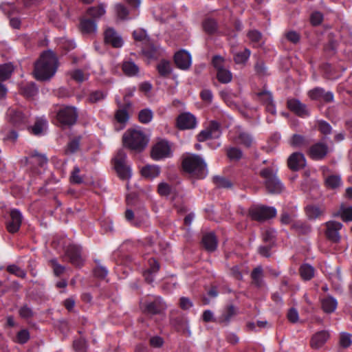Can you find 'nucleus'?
Listing matches in <instances>:
<instances>
[{"label":"nucleus","instance_id":"f257e3e1","mask_svg":"<svg viewBox=\"0 0 352 352\" xmlns=\"http://www.w3.org/2000/svg\"><path fill=\"white\" fill-rule=\"evenodd\" d=\"M58 67V60L51 51L44 52L36 62L34 73L35 78L39 80H46L52 78Z\"/></svg>","mask_w":352,"mask_h":352},{"label":"nucleus","instance_id":"f03ea898","mask_svg":"<svg viewBox=\"0 0 352 352\" xmlns=\"http://www.w3.org/2000/svg\"><path fill=\"white\" fill-rule=\"evenodd\" d=\"M182 167L185 173L198 179H204L208 174L206 163L197 154H184L182 157Z\"/></svg>","mask_w":352,"mask_h":352},{"label":"nucleus","instance_id":"7ed1b4c3","mask_svg":"<svg viewBox=\"0 0 352 352\" xmlns=\"http://www.w3.org/2000/svg\"><path fill=\"white\" fill-rule=\"evenodd\" d=\"M263 179V184L269 193L280 194L284 189V185L278 178V168L272 163L271 165L261 167L255 170Z\"/></svg>","mask_w":352,"mask_h":352},{"label":"nucleus","instance_id":"20e7f679","mask_svg":"<svg viewBox=\"0 0 352 352\" xmlns=\"http://www.w3.org/2000/svg\"><path fill=\"white\" fill-rule=\"evenodd\" d=\"M135 45L140 47L142 53L148 58H157L160 56V49L149 38L144 29H137L133 32Z\"/></svg>","mask_w":352,"mask_h":352},{"label":"nucleus","instance_id":"39448f33","mask_svg":"<svg viewBox=\"0 0 352 352\" xmlns=\"http://www.w3.org/2000/svg\"><path fill=\"white\" fill-rule=\"evenodd\" d=\"M123 146L131 151L140 152L144 149L148 143V139L140 130L128 129L122 136Z\"/></svg>","mask_w":352,"mask_h":352},{"label":"nucleus","instance_id":"423d86ee","mask_svg":"<svg viewBox=\"0 0 352 352\" xmlns=\"http://www.w3.org/2000/svg\"><path fill=\"white\" fill-rule=\"evenodd\" d=\"M78 112L73 106L63 105L56 111L54 124L62 129H67L76 124Z\"/></svg>","mask_w":352,"mask_h":352},{"label":"nucleus","instance_id":"0eeeda50","mask_svg":"<svg viewBox=\"0 0 352 352\" xmlns=\"http://www.w3.org/2000/svg\"><path fill=\"white\" fill-rule=\"evenodd\" d=\"M63 258L76 267H82L85 258L82 246L75 243L69 244L65 248Z\"/></svg>","mask_w":352,"mask_h":352},{"label":"nucleus","instance_id":"6e6552de","mask_svg":"<svg viewBox=\"0 0 352 352\" xmlns=\"http://www.w3.org/2000/svg\"><path fill=\"white\" fill-rule=\"evenodd\" d=\"M140 308L144 314L153 316L160 314L165 305L161 297L151 296L141 300Z\"/></svg>","mask_w":352,"mask_h":352},{"label":"nucleus","instance_id":"1a4fd4ad","mask_svg":"<svg viewBox=\"0 0 352 352\" xmlns=\"http://www.w3.org/2000/svg\"><path fill=\"white\" fill-rule=\"evenodd\" d=\"M276 209L272 206L253 205L248 210V214L252 220L265 221L276 215Z\"/></svg>","mask_w":352,"mask_h":352},{"label":"nucleus","instance_id":"9d476101","mask_svg":"<svg viewBox=\"0 0 352 352\" xmlns=\"http://www.w3.org/2000/svg\"><path fill=\"white\" fill-rule=\"evenodd\" d=\"M126 154L122 150H119L113 159L114 169L118 176L122 180L129 179L131 177L130 167L126 163Z\"/></svg>","mask_w":352,"mask_h":352},{"label":"nucleus","instance_id":"9b49d317","mask_svg":"<svg viewBox=\"0 0 352 352\" xmlns=\"http://www.w3.org/2000/svg\"><path fill=\"white\" fill-rule=\"evenodd\" d=\"M9 121L16 128L23 129L28 123V111L18 109H9L8 111Z\"/></svg>","mask_w":352,"mask_h":352},{"label":"nucleus","instance_id":"f8f14e48","mask_svg":"<svg viewBox=\"0 0 352 352\" xmlns=\"http://www.w3.org/2000/svg\"><path fill=\"white\" fill-rule=\"evenodd\" d=\"M329 152L328 145L325 142H318L310 145L307 150V155L313 160H324Z\"/></svg>","mask_w":352,"mask_h":352},{"label":"nucleus","instance_id":"ddd939ff","mask_svg":"<svg viewBox=\"0 0 352 352\" xmlns=\"http://www.w3.org/2000/svg\"><path fill=\"white\" fill-rule=\"evenodd\" d=\"M151 155L155 160H160L170 157L171 151L168 142L164 140L157 142L152 147Z\"/></svg>","mask_w":352,"mask_h":352},{"label":"nucleus","instance_id":"4468645a","mask_svg":"<svg viewBox=\"0 0 352 352\" xmlns=\"http://www.w3.org/2000/svg\"><path fill=\"white\" fill-rule=\"evenodd\" d=\"M176 126L180 130L193 129L197 126V119L190 113H182L176 119Z\"/></svg>","mask_w":352,"mask_h":352},{"label":"nucleus","instance_id":"2eb2a0df","mask_svg":"<svg viewBox=\"0 0 352 352\" xmlns=\"http://www.w3.org/2000/svg\"><path fill=\"white\" fill-rule=\"evenodd\" d=\"M326 237L333 243H338L340 240V235L339 231L342 228V224L338 221H329L325 223Z\"/></svg>","mask_w":352,"mask_h":352},{"label":"nucleus","instance_id":"dca6fc26","mask_svg":"<svg viewBox=\"0 0 352 352\" xmlns=\"http://www.w3.org/2000/svg\"><path fill=\"white\" fill-rule=\"evenodd\" d=\"M10 219L6 223V229L8 232L14 234L20 229L23 216L18 209H12L10 211Z\"/></svg>","mask_w":352,"mask_h":352},{"label":"nucleus","instance_id":"f3484780","mask_svg":"<svg viewBox=\"0 0 352 352\" xmlns=\"http://www.w3.org/2000/svg\"><path fill=\"white\" fill-rule=\"evenodd\" d=\"M104 41L114 48H120L124 43L122 36L113 28H107L104 30Z\"/></svg>","mask_w":352,"mask_h":352},{"label":"nucleus","instance_id":"a211bd4d","mask_svg":"<svg viewBox=\"0 0 352 352\" xmlns=\"http://www.w3.org/2000/svg\"><path fill=\"white\" fill-rule=\"evenodd\" d=\"M308 96L313 100L331 102L333 101L334 95L332 91H325L320 87H315L308 91Z\"/></svg>","mask_w":352,"mask_h":352},{"label":"nucleus","instance_id":"6ab92c4d","mask_svg":"<svg viewBox=\"0 0 352 352\" xmlns=\"http://www.w3.org/2000/svg\"><path fill=\"white\" fill-rule=\"evenodd\" d=\"M287 107L292 112L299 117L305 118L309 116L307 105L302 103L298 99H288L287 101Z\"/></svg>","mask_w":352,"mask_h":352},{"label":"nucleus","instance_id":"aec40b11","mask_svg":"<svg viewBox=\"0 0 352 352\" xmlns=\"http://www.w3.org/2000/svg\"><path fill=\"white\" fill-rule=\"evenodd\" d=\"M287 166L293 171H298L306 166V159L302 153L294 152L287 160Z\"/></svg>","mask_w":352,"mask_h":352},{"label":"nucleus","instance_id":"412c9836","mask_svg":"<svg viewBox=\"0 0 352 352\" xmlns=\"http://www.w3.org/2000/svg\"><path fill=\"white\" fill-rule=\"evenodd\" d=\"M79 30L82 34L91 36L97 32V23L94 19L82 17L80 19Z\"/></svg>","mask_w":352,"mask_h":352},{"label":"nucleus","instance_id":"4be33fe9","mask_svg":"<svg viewBox=\"0 0 352 352\" xmlns=\"http://www.w3.org/2000/svg\"><path fill=\"white\" fill-rule=\"evenodd\" d=\"M174 62L179 69H188L191 65V56L184 50H179L175 54Z\"/></svg>","mask_w":352,"mask_h":352},{"label":"nucleus","instance_id":"5701e85b","mask_svg":"<svg viewBox=\"0 0 352 352\" xmlns=\"http://www.w3.org/2000/svg\"><path fill=\"white\" fill-rule=\"evenodd\" d=\"M25 162L28 164L43 167L47 163V158L45 155L40 153L36 150L30 151L28 157H25Z\"/></svg>","mask_w":352,"mask_h":352},{"label":"nucleus","instance_id":"b1692460","mask_svg":"<svg viewBox=\"0 0 352 352\" xmlns=\"http://www.w3.org/2000/svg\"><path fill=\"white\" fill-rule=\"evenodd\" d=\"M201 243L206 251L212 252L217 248L218 241L215 234L210 232L203 234Z\"/></svg>","mask_w":352,"mask_h":352},{"label":"nucleus","instance_id":"393cba45","mask_svg":"<svg viewBox=\"0 0 352 352\" xmlns=\"http://www.w3.org/2000/svg\"><path fill=\"white\" fill-rule=\"evenodd\" d=\"M238 314V309L233 305H227L218 318L219 323L228 324L232 318Z\"/></svg>","mask_w":352,"mask_h":352},{"label":"nucleus","instance_id":"a878e982","mask_svg":"<svg viewBox=\"0 0 352 352\" xmlns=\"http://www.w3.org/2000/svg\"><path fill=\"white\" fill-rule=\"evenodd\" d=\"M329 333L327 331L322 330L315 333L310 342L311 346L313 349L321 347L329 339Z\"/></svg>","mask_w":352,"mask_h":352},{"label":"nucleus","instance_id":"bb28decb","mask_svg":"<svg viewBox=\"0 0 352 352\" xmlns=\"http://www.w3.org/2000/svg\"><path fill=\"white\" fill-rule=\"evenodd\" d=\"M252 284L256 288H262L265 285L263 269L261 267H255L251 272Z\"/></svg>","mask_w":352,"mask_h":352},{"label":"nucleus","instance_id":"cd10ccee","mask_svg":"<svg viewBox=\"0 0 352 352\" xmlns=\"http://www.w3.org/2000/svg\"><path fill=\"white\" fill-rule=\"evenodd\" d=\"M325 208L318 205L311 204L305 208V212L309 219H316L324 213Z\"/></svg>","mask_w":352,"mask_h":352},{"label":"nucleus","instance_id":"c85d7f7f","mask_svg":"<svg viewBox=\"0 0 352 352\" xmlns=\"http://www.w3.org/2000/svg\"><path fill=\"white\" fill-rule=\"evenodd\" d=\"M310 140L305 136L294 134L291 138L290 144L294 147L307 148L310 146Z\"/></svg>","mask_w":352,"mask_h":352},{"label":"nucleus","instance_id":"c756f323","mask_svg":"<svg viewBox=\"0 0 352 352\" xmlns=\"http://www.w3.org/2000/svg\"><path fill=\"white\" fill-rule=\"evenodd\" d=\"M322 310L327 314L333 313L337 308L338 301L331 296H328L321 300Z\"/></svg>","mask_w":352,"mask_h":352},{"label":"nucleus","instance_id":"7c9ffc66","mask_svg":"<svg viewBox=\"0 0 352 352\" xmlns=\"http://www.w3.org/2000/svg\"><path fill=\"white\" fill-rule=\"evenodd\" d=\"M159 75L163 78H168L172 73L171 63L169 60L162 59L157 65Z\"/></svg>","mask_w":352,"mask_h":352},{"label":"nucleus","instance_id":"2f4dec72","mask_svg":"<svg viewBox=\"0 0 352 352\" xmlns=\"http://www.w3.org/2000/svg\"><path fill=\"white\" fill-rule=\"evenodd\" d=\"M160 168L156 165H146L141 170L142 175L148 179H153L159 176Z\"/></svg>","mask_w":352,"mask_h":352},{"label":"nucleus","instance_id":"473e14b6","mask_svg":"<svg viewBox=\"0 0 352 352\" xmlns=\"http://www.w3.org/2000/svg\"><path fill=\"white\" fill-rule=\"evenodd\" d=\"M131 106V103L128 102L124 107L118 109L115 113V120L120 124H125L129 120L128 108Z\"/></svg>","mask_w":352,"mask_h":352},{"label":"nucleus","instance_id":"72a5a7b5","mask_svg":"<svg viewBox=\"0 0 352 352\" xmlns=\"http://www.w3.org/2000/svg\"><path fill=\"white\" fill-rule=\"evenodd\" d=\"M81 137L76 136L69 140L65 148L66 155H72L76 153L80 149Z\"/></svg>","mask_w":352,"mask_h":352},{"label":"nucleus","instance_id":"f704fd0d","mask_svg":"<svg viewBox=\"0 0 352 352\" xmlns=\"http://www.w3.org/2000/svg\"><path fill=\"white\" fill-rule=\"evenodd\" d=\"M38 92L36 85L32 82H27L20 87V93L25 98H32Z\"/></svg>","mask_w":352,"mask_h":352},{"label":"nucleus","instance_id":"c9c22d12","mask_svg":"<svg viewBox=\"0 0 352 352\" xmlns=\"http://www.w3.org/2000/svg\"><path fill=\"white\" fill-rule=\"evenodd\" d=\"M299 273L304 280H309L314 276L315 269L311 265L305 263L300 267Z\"/></svg>","mask_w":352,"mask_h":352},{"label":"nucleus","instance_id":"e433bc0d","mask_svg":"<svg viewBox=\"0 0 352 352\" xmlns=\"http://www.w3.org/2000/svg\"><path fill=\"white\" fill-rule=\"evenodd\" d=\"M202 27L206 33L213 34L218 29V24L214 19L208 17L203 21Z\"/></svg>","mask_w":352,"mask_h":352},{"label":"nucleus","instance_id":"4c0bfd02","mask_svg":"<svg viewBox=\"0 0 352 352\" xmlns=\"http://www.w3.org/2000/svg\"><path fill=\"white\" fill-rule=\"evenodd\" d=\"M333 216L340 217L344 222L352 221V206L345 207L342 204L339 210Z\"/></svg>","mask_w":352,"mask_h":352},{"label":"nucleus","instance_id":"58836bf2","mask_svg":"<svg viewBox=\"0 0 352 352\" xmlns=\"http://www.w3.org/2000/svg\"><path fill=\"white\" fill-rule=\"evenodd\" d=\"M105 13V6L103 4H100L97 6H92L87 9V14L96 21V19L100 18Z\"/></svg>","mask_w":352,"mask_h":352},{"label":"nucleus","instance_id":"ea45409f","mask_svg":"<svg viewBox=\"0 0 352 352\" xmlns=\"http://www.w3.org/2000/svg\"><path fill=\"white\" fill-rule=\"evenodd\" d=\"M122 71L128 76H133L139 72V67L133 61H124L122 63Z\"/></svg>","mask_w":352,"mask_h":352},{"label":"nucleus","instance_id":"a19ab883","mask_svg":"<svg viewBox=\"0 0 352 352\" xmlns=\"http://www.w3.org/2000/svg\"><path fill=\"white\" fill-rule=\"evenodd\" d=\"M217 78L219 82L227 84L232 81V74L229 69L223 67L217 72Z\"/></svg>","mask_w":352,"mask_h":352},{"label":"nucleus","instance_id":"79ce46f5","mask_svg":"<svg viewBox=\"0 0 352 352\" xmlns=\"http://www.w3.org/2000/svg\"><path fill=\"white\" fill-rule=\"evenodd\" d=\"M14 70L13 65L10 63L0 65V80L5 81L8 80Z\"/></svg>","mask_w":352,"mask_h":352},{"label":"nucleus","instance_id":"37998d69","mask_svg":"<svg viewBox=\"0 0 352 352\" xmlns=\"http://www.w3.org/2000/svg\"><path fill=\"white\" fill-rule=\"evenodd\" d=\"M250 54V50L245 48L243 52H239L234 54V61L236 64H244L249 59Z\"/></svg>","mask_w":352,"mask_h":352},{"label":"nucleus","instance_id":"c03bdc74","mask_svg":"<svg viewBox=\"0 0 352 352\" xmlns=\"http://www.w3.org/2000/svg\"><path fill=\"white\" fill-rule=\"evenodd\" d=\"M214 184L218 188H230L232 186V183L226 177L216 175L212 178Z\"/></svg>","mask_w":352,"mask_h":352},{"label":"nucleus","instance_id":"a18cd8bd","mask_svg":"<svg viewBox=\"0 0 352 352\" xmlns=\"http://www.w3.org/2000/svg\"><path fill=\"white\" fill-rule=\"evenodd\" d=\"M46 122L42 119H38L36 120L34 124L32 126L28 128L29 131L31 134L34 135H41L43 131V127Z\"/></svg>","mask_w":352,"mask_h":352},{"label":"nucleus","instance_id":"49530a36","mask_svg":"<svg viewBox=\"0 0 352 352\" xmlns=\"http://www.w3.org/2000/svg\"><path fill=\"white\" fill-rule=\"evenodd\" d=\"M153 117V111L149 109H142L138 113V120L142 124L149 123Z\"/></svg>","mask_w":352,"mask_h":352},{"label":"nucleus","instance_id":"de8ad7c7","mask_svg":"<svg viewBox=\"0 0 352 352\" xmlns=\"http://www.w3.org/2000/svg\"><path fill=\"white\" fill-rule=\"evenodd\" d=\"M258 100L262 102L263 105L271 103L273 101V96L270 91L263 90L261 91H258L256 94Z\"/></svg>","mask_w":352,"mask_h":352},{"label":"nucleus","instance_id":"09e8293b","mask_svg":"<svg viewBox=\"0 0 352 352\" xmlns=\"http://www.w3.org/2000/svg\"><path fill=\"white\" fill-rule=\"evenodd\" d=\"M172 186L166 182H161L157 186V192L160 196L168 197L173 192Z\"/></svg>","mask_w":352,"mask_h":352},{"label":"nucleus","instance_id":"8fccbe9b","mask_svg":"<svg viewBox=\"0 0 352 352\" xmlns=\"http://www.w3.org/2000/svg\"><path fill=\"white\" fill-rule=\"evenodd\" d=\"M341 178L338 175H331L325 179L326 186L331 189H335L341 185Z\"/></svg>","mask_w":352,"mask_h":352},{"label":"nucleus","instance_id":"3c124183","mask_svg":"<svg viewBox=\"0 0 352 352\" xmlns=\"http://www.w3.org/2000/svg\"><path fill=\"white\" fill-rule=\"evenodd\" d=\"M49 265L53 270V272L56 276H61L65 271V266L58 263L56 258H52L49 261Z\"/></svg>","mask_w":352,"mask_h":352},{"label":"nucleus","instance_id":"603ef678","mask_svg":"<svg viewBox=\"0 0 352 352\" xmlns=\"http://www.w3.org/2000/svg\"><path fill=\"white\" fill-rule=\"evenodd\" d=\"M73 348L76 352H87V343L85 338H80L73 342Z\"/></svg>","mask_w":352,"mask_h":352},{"label":"nucleus","instance_id":"864d4df0","mask_svg":"<svg viewBox=\"0 0 352 352\" xmlns=\"http://www.w3.org/2000/svg\"><path fill=\"white\" fill-rule=\"evenodd\" d=\"M254 70L260 77L268 76L267 68L265 66L264 62L261 60H258L254 65Z\"/></svg>","mask_w":352,"mask_h":352},{"label":"nucleus","instance_id":"5fc2aeb1","mask_svg":"<svg viewBox=\"0 0 352 352\" xmlns=\"http://www.w3.org/2000/svg\"><path fill=\"white\" fill-rule=\"evenodd\" d=\"M239 142L246 147H250L253 142V138L250 134L246 132H240L238 135Z\"/></svg>","mask_w":352,"mask_h":352},{"label":"nucleus","instance_id":"6e6d98bb","mask_svg":"<svg viewBox=\"0 0 352 352\" xmlns=\"http://www.w3.org/2000/svg\"><path fill=\"white\" fill-rule=\"evenodd\" d=\"M263 240L265 243L275 245L276 232L274 230L269 229L265 230L263 234Z\"/></svg>","mask_w":352,"mask_h":352},{"label":"nucleus","instance_id":"4d7b16f0","mask_svg":"<svg viewBox=\"0 0 352 352\" xmlns=\"http://www.w3.org/2000/svg\"><path fill=\"white\" fill-rule=\"evenodd\" d=\"M105 98V94L101 91H94L89 94L88 101L91 103H96L102 101Z\"/></svg>","mask_w":352,"mask_h":352},{"label":"nucleus","instance_id":"13d9d810","mask_svg":"<svg viewBox=\"0 0 352 352\" xmlns=\"http://www.w3.org/2000/svg\"><path fill=\"white\" fill-rule=\"evenodd\" d=\"M1 135L3 142L9 141L13 143L16 141L19 137L18 133L14 129H11L6 133L1 132Z\"/></svg>","mask_w":352,"mask_h":352},{"label":"nucleus","instance_id":"bf43d9fd","mask_svg":"<svg viewBox=\"0 0 352 352\" xmlns=\"http://www.w3.org/2000/svg\"><path fill=\"white\" fill-rule=\"evenodd\" d=\"M200 98L201 100L207 104H210L212 102L213 94L210 89H204L200 92Z\"/></svg>","mask_w":352,"mask_h":352},{"label":"nucleus","instance_id":"052dcab7","mask_svg":"<svg viewBox=\"0 0 352 352\" xmlns=\"http://www.w3.org/2000/svg\"><path fill=\"white\" fill-rule=\"evenodd\" d=\"M80 170L78 166H75L70 175V182L74 184H80L83 179L80 176Z\"/></svg>","mask_w":352,"mask_h":352},{"label":"nucleus","instance_id":"680f3d73","mask_svg":"<svg viewBox=\"0 0 352 352\" xmlns=\"http://www.w3.org/2000/svg\"><path fill=\"white\" fill-rule=\"evenodd\" d=\"M206 129L211 132V134L214 138H218L220 135V124L218 122L215 120L210 122L208 126Z\"/></svg>","mask_w":352,"mask_h":352},{"label":"nucleus","instance_id":"e2e57ef3","mask_svg":"<svg viewBox=\"0 0 352 352\" xmlns=\"http://www.w3.org/2000/svg\"><path fill=\"white\" fill-rule=\"evenodd\" d=\"M7 271L18 277L24 278L26 276V272L15 265H11L7 267Z\"/></svg>","mask_w":352,"mask_h":352},{"label":"nucleus","instance_id":"0e129e2a","mask_svg":"<svg viewBox=\"0 0 352 352\" xmlns=\"http://www.w3.org/2000/svg\"><path fill=\"white\" fill-rule=\"evenodd\" d=\"M340 345L342 348H348L352 344L351 336L347 333H342L340 336Z\"/></svg>","mask_w":352,"mask_h":352},{"label":"nucleus","instance_id":"69168bd1","mask_svg":"<svg viewBox=\"0 0 352 352\" xmlns=\"http://www.w3.org/2000/svg\"><path fill=\"white\" fill-rule=\"evenodd\" d=\"M107 269L102 265H97L93 270L95 277L100 279H104L108 274Z\"/></svg>","mask_w":352,"mask_h":352},{"label":"nucleus","instance_id":"338daca9","mask_svg":"<svg viewBox=\"0 0 352 352\" xmlns=\"http://www.w3.org/2000/svg\"><path fill=\"white\" fill-rule=\"evenodd\" d=\"M318 131L324 134L329 135L331 133V126L324 120H320L318 122Z\"/></svg>","mask_w":352,"mask_h":352},{"label":"nucleus","instance_id":"774afa93","mask_svg":"<svg viewBox=\"0 0 352 352\" xmlns=\"http://www.w3.org/2000/svg\"><path fill=\"white\" fill-rule=\"evenodd\" d=\"M227 155L230 160H238L242 157V151L236 147H231L227 151Z\"/></svg>","mask_w":352,"mask_h":352}]
</instances>
